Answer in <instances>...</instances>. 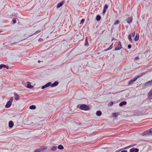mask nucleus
Listing matches in <instances>:
<instances>
[{
    "mask_svg": "<svg viewBox=\"0 0 152 152\" xmlns=\"http://www.w3.org/2000/svg\"><path fill=\"white\" fill-rule=\"evenodd\" d=\"M78 106L79 105H77V107L82 110H88L90 109L89 106L85 104H81L79 107H78Z\"/></svg>",
    "mask_w": 152,
    "mask_h": 152,
    "instance_id": "obj_1",
    "label": "nucleus"
},
{
    "mask_svg": "<svg viewBox=\"0 0 152 152\" xmlns=\"http://www.w3.org/2000/svg\"><path fill=\"white\" fill-rule=\"evenodd\" d=\"M140 77V76L139 75H138L137 76H136L134 77L132 79L129 80L128 82V84L129 85H131L139 77Z\"/></svg>",
    "mask_w": 152,
    "mask_h": 152,
    "instance_id": "obj_2",
    "label": "nucleus"
},
{
    "mask_svg": "<svg viewBox=\"0 0 152 152\" xmlns=\"http://www.w3.org/2000/svg\"><path fill=\"white\" fill-rule=\"evenodd\" d=\"M13 100V98L12 97H11L10 100L7 102L5 105V107L6 108H8L11 106Z\"/></svg>",
    "mask_w": 152,
    "mask_h": 152,
    "instance_id": "obj_3",
    "label": "nucleus"
},
{
    "mask_svg": "<svg viewBox=\"0 0 152 152\" xmlns=\"http://www.w3.org/2000/svg\"><path fill=\"white\" fill-rule=\"evenodd\" d=\"M47 148V146H42L38 149H36L34 151L35 152H41L42 151L46 149Z\"/></svg>",
    "mask_w": 152,
    "mask_h": 152,
    "instance_id": "obj_4",
    "label": "nucleus"
},
{
    "mask_svg": "<svg viewBox=\"0 0 152 152\" xmlns=\"http://www.w3.org/2000/svg\"><path fill=\"white\" fill-rule=\"evenodd\" d=\"M151 135V129L149 130H148L145 131L143 133L142 135L144 136H148V135Z\"/></svg>",
    "mask_w": 152,
    "mask_h": 152,
    "instance_id": "obj_5",
    "label": "nucleus"
},
{
    "mask_svg": "<svg viewBox=\"0 0 152 152\" xmlns=\"http://www.w3.org/2000/svg\"><path fill=\"white\" fill-rule=\"evenodd\" d=\"M152 85V83L151 81H149L146 82L143 85V87L145 88L148 86H150Z\"/></svg>",
    "mask_w": 152,
    "mask_h": 152,
    "instance_id": "obj_6",
    "label": "nucleus"
},
{
    "mask_svg": "<svg viewBox=\"0 0 152 152\" xmlns=\"http://www.w3.org/2000/svg\"><path fill=\"white\" fill-rule=\"evenodd\" d=\"M51 84V82H49L46 84L44 86H42L41 87V89H44L45 88L49 87Z\"/></svg>",
    "mask_w": 152,
    "mask_h": 152,
    "instance_id": "obj_7",
    "label": "nucleus"
},
{
    "mask_svg": "<svg viewBox=\"0 0 152 152\" xmlns=\"http://www.w3.org/2000/svg\"><path fill=\"white\" fill-rule=\"evenodd\" d=\"M139 151V149L135 148H133L129 150V152H138Z\"/></svg>",
    "mask_w": 152,
    "mask_h": 152,
    "instance_id": "obj_8",
    "label": "nucleus"
},
{
    "mask_svg": "<svg viewBox=\"0 0 152 152\" xmlns=\"http://www.w3.org/2000/svg\"><path fill=\"white\" fill-rule=\"evenodd\" d=\"M148 96L149 99H152V90H151L148 94Z\"/></svg>",
    "mask_w": 152,
    "mask_h": 152,
    "instance_id": "obj_9",
    "label": "nucleus"
},
{
    "mask_svg": "<svg viewBox=\"0 0 152 152\" xmlns=\"http://www.w3.org/2000/svg\"><path fill=\"white\" fill-rule=\"evenodd\" d=\"M58 84L59 83L58 81H55L53 84H51L50 85V86L51 87H56L58 86Z\"/></svg>",
    "mask_w": 152,
    "mask_h": 152,
    "instance_id": "obj_10",
    "label": "nucleus"
},
{
    "mask_svg": "<svg viewBox=\"0 0 152 152\" xmlns=\"http://www.w3.org/2000/svg\"><path fill=\"white\" fill-rule=\"evenodd\" d=\"M27 83H28L27 85H26V87L29 89H32L33 87V86H31L30 82H27Z\"/></svg>",
    "mask_w": 152,
    "mask_h": 152,
    "instance_id": "obj_11",
    "label": "nucleus"
},
{
    "mask_svg": "<svg viewBox=\"0 0 152 152\" xmlns=\"http://www.w3.org/2000/svg\"><path fill=\"white\" fill-rule=\"evenodd\" d=\"M64 3V1H63L59 3L57 5V8H59L62 6Z\"/></svg>",
    "mask_w": 152,
    "mask_h": 152,
    "instance_id": "obj_12",
    "label": "nucleus"
},
{
    "mask_svg": "<svg viewBox=\"0 0 152 152\" xmlns=\"http://www.w3.org/2000/svg\"><path fill=\"white\" fill-rule=\"evenodd\" d=\"M132 18L131 17H129L126 19V22L129 23H131L132 22Z\"/></svg>",
    "mask_w": 152,
    "mask_h": 152,
    "instance_id": "obj_13",
    "label": "nucleus"
},
{
    "mask_svg": "<svg viewBox=\"0 0 152 152\" xmlns=\"http://www.w3.org/2000/svg\"><path fill=\"white\" fill-rule=\"evenodd\" d=\"M14 125V123L11 121H10L9 123V126L10 128H12L13 127Z\"/></svg>",
    "mask_w": 152,
    "mask_h": 152,
    "instance_id": "obj_14",
    "label": "nucleus"
},
{
    "mask_svg": "<svg viewBox=\"0 0 152 152\" xmlns=\"http://www.w3.org/2000/svg\"><path fill=\"white\" fill-rule=\"evenodd\" d=\"M14 95L15 96V99L16 100H18L20 99V97L16 93H14Z\"/></svg>",
    "mask_w": 152,
    "mask_h": 152,
    "instance_id": "obj_15",
    "label": "nucleus"
},
{
    "mask_svg": "<svg viewBox=\"0 0 152 152\" xmlns=\"http://www.w3.org/2000/svg\"><path fill=\"white\" fill-rule=\"evenodd\" d=\"M127 103V102L126 101H123L120 102L119 104V106L121 107L123 105H126Z\"/></svg>",
    "mask_w": 152,
    "mask_h": 152,
    "instance_id": "obj_16",
    "label": "nucleus"
},
{
    "mask_svg": "<svg viewBox=\"0 0 152 152\" xmlns=\"http://www.w3.org/2000/svg\"><path fill=\"white\" fill-rule=\"evenodd\" d=\"M139 35L138 34H137L134 39V41H137L139 39Z\"/></svg>",
    "mask_w": 152,
    "mask_h": 152,
    "instance_id": "obj_17",
    "label": "nucleus"
},
{
    "mask_svg": "<svg viewBox=\"0 0 152 152\" xmlns=\"http://www.w3.org/2000/svg\"><path fill=\"white\" fill-rule=\"evenodd\" d=\"M102 113L101 111L100 110H98L96 111V115L97 116H100L102 115Z\"/></svg>",
    "mask_w": 152,
    "mask_h": 152,
    "instance_id": "obj_18",
    "label": "nucleus"
},
{
    "mask_svg": "<svg viewBox=\"0 0 152 152\" xmlns=\"http://www.w3.org/2000/svg\"><path fill=\"white\" fill-rule=\"evenodd\" d=\"M89 45L88 43V40L87 39V37L86 38V39H85V42L84 44V45L86 46H89Z\"/></svg>",
    "mask_w": 152,
    "mask_h": 152,
    "instance_id": "obj_19",
    "label": "nucleus"
},
{
    "mask_svg": "<svg viewBox=\"0 0 152 152\" xmlns=\"http://www.w3.org/2000/svg\"><path fill=\"white\" fill-rule=\"evenodd\" d=\"M57 147L56 146H53L50 150H51L53 151H55L57 150Z\"/></svg>",
    "mask_w": 152,
    "mask_h": 152,
    "instance_id": "obj_20",
    "label": "nucleus"
},
{
    "mask_svg": "<svg viewBox=\"0 0 152 152\" xmlns=\"http://www.w3.org/2000/svg\"><path fill=\"white\" fill-rule=\"evenodd\" d=\"M113 43H112L111 45L108 48L104 49V51H106L112 49V48H113Z\"/></svg>",
    "mask_w": 152,
    "mask_h": 152,
    "instance_id": "obj_21",
    "label": "nucleus"
},
{
    "mask_svg": "<svg viewBox=\"0 0 152 152\" xmlns=\"http://www.w3.org/2000/svg\"><path fill=\"white\" fill-rule=\"evenodd\" d=\"M36 108V106L35 105H32L31 106H30L29 107V108L31 110H34Z\"/></svg>",
    "mask_w": 152,
    "mask_h": 152,
    "instance_id": "obj_22",
    "label": "nucleus"
},
{
    "mask_svg": "<svg viewBox=\"0 0 152 152\" xmlns=\"http://www.w3.org/2000/svg\"><path fill=\"white\" fill-rule=\"evenodd\" d=\"M101 19V17L99 15H98L96 16V19L97 21H99Z\"/></svg>",
    "mask_w": 152,
    "mask_h": 152,
    "instance_id": "obj_23",
    "label": "nucleus"
},
{
    "mask_svg": "<svg viewBox=\"0 0 152 152\" xmlns=\"http://www.w3.org/2000/svg\"><path fill=\"white\" fill-rule=\"evenodd\" d=\"M58 149L62 150L64 148V147L62 145H58Z\"/></svg>",
    "mask_w": 152,
    "mask_h": 152,
    "instance_id": "obj_24",
    "label": "nucleus"
},
{
    "mask_svg": "<svg viewBox=\"0 0 152 152\" xmlns=\"http://www.w3.org/2000/svg\"><path fill=\"white\" fill-rule=\"evenodd\" d=\"M113 116L114 117H117L119 115V114L118 113H113Z\"/></svg>",
    "mask_w": 152,
    "mask_h": 152,
    "instance_id": "obj_25",
    "label": "nucleus"
},
{
    "mask_svg": "<svg viewBox=\"0 0 152 152\" xmlns=\"http://www.w3.org/2000/svg\"><path fill=\"white\" fill-rule=\"evenodd\" d=\"M121 48L122 47H120V46H118H118L115 48V50H120Z\"/></svg>",
    "mask_w": 152,
    "mask_h": 152,
    "instance_id": "obj_26",
    "label": "nucleus"
},
{
    "mask_svg": "<svg viewBox=\"0 0 152 152\" xmlns=\"http://www.w3.org/2000/svg\"><path fill=\"white\" fill-rule=\"evenodd\" d=\"M17 19V18H14L12 19V21L13 23V24H14L16 23Z\"/></svg>",
    "mask_w": 152,
    "mask_h": 152,
    "instance_id": "obj_27",
    "label": "nucleus"
},
{
    "mask_svg": "<svg viewBox=\"0 0 152 152\" xmlns=\"http://www.w3.org/2000/svg\"><path fill=\"white\" fill-rule=\"evenodd\" d=\"M3 67L6 68L7 69H9V66L7 65L3 64Z\"/></svg>",
    "mask_w": 152,
    "mask_h": 152,
    "instance_id": "obj_28",
    "label": "nucleus"
},
{
    "mask_svg": "<svg viewBox=\"0 0 152 152\" xmlns=\"http://www.w3.org/2000/svg\"><path fill=\"white\" fill-rule=\"evenodd\" d=\"M128 39H129V41L130 42H132V36L131 35H129Z\"/></svg>",
    "mask_w": 152,
    "mask_h": 152,
    "instance_id": "obj_29",
    "label": "nucleus"
},
{
    "mask_svg": "<svg viewBox=\"0 0 152 152\" xmlns=\"http://www.w3.org/2000/svg\"><path fill=\"white\" fill-rule=\"evenodd\" d=\"M119 23L120 21L119 20H116L115 22L114 23V25H116L118 24Z\"/></svg>",
    "mask_w": 152,
    "mask_h": 152,
    "instance_id": "obj_30",
    "label": "nucleus"
},
{
    "mask_svg": "<svg viewBox=\"0 0 152 152\" xmlns=\"http://www.w3.org/2000/svg\"><path fill=\"white\" fill-rule=\"evenodd\" d=\"M108 7V6L107 4H105L104 7V9L106 10V9H107Z\"/></svg>",
    "mask_w": 152,
    "mask_h": 152,
    "instance_id": "obj_31",
    "label": "nucleus"
},
{
    "mask_svg": "<svg viewBox=\"0 0 152 152\" xmlns=\"http://www.w3.org/2000/svg\"><path fill=\"white\" fill-rule=\"evenodd\" d=\"M113 104V102H110L109 103L108 105L110 106H112Z\"/></svg>",
    "mask_w": 152,
    "mask_h": 152,
    "instance_id": "obj_32",
    "label": "nucleus"
},
{
    "mask_svg": "<svg viewBox=\"0 0 152 152\" xmlns=\"http://www.w3.org/2000/svg\"><path fill=\"white\" fill-rule=\"evenodd\" d=\"M130 147H131V145H129V146H126V147H124V148L122 149H127V148H130Z\"/></svg>",
    "mask_w": 152,
    "mask_h": 152,
    "instance_id": "obj_33",
    "label": "nucleus"
},
{
    "mask_svg": "<svg viewBox=\"0 0 152 152\" xmlns=\"http://www.w3.org/2000/svg\"><path fill=\"white\" fill-rule=\"evenodd\" d=\"M85 21V19H82L81 20L80 24H81L83 23Z\"/></svg>",
    "mask_w": 152,
    "mask_h": 152,
    "instance_id": "obj_34",
    "label": "nucleus"
},
{
    "mask_svg": "<svg viewBox=\"0 0 152 152\" xmlns=\"http://www.w3.org/2000/svg\"><path fill=\"white\" fill-rule=\"evenodd\" d=\"M131 35H132V37H134V36H135V32L134 31L133 32L132 34H131Z\"/></svg>",
    "mask_w": 152,
    "mask_h": 152,
    "instance_id": "obj_35",
    "label": "nucleus"
},
{
    "mask_svg": "<svg viewBox=\"0 0 152 152\" xmlns=\"http://www.w3.org/2000/svg\"><path fill=\"white\" fill-rule=\"evenodd\" d=\"M131 47H132V45H131L129 44V45H128V48L129 49L131 48Z\"/></svg>",
    "mask_w": 152,
    "mask_h": 152,
    "instance_id": "obj_36",
    "label": "nucleus"
},
{
    "mask_svg": "<svg viewBox=\"0 0 152 152\" xmlns=\"http://www.w3.org/2000/svg\"><path fill=\"white\" fill-rule=\"evenodd\" d=\"M118 46H120V47H122V45H121V42H120V41L119 42V43H118Z\"/></svg>",
    "mask_w": 152,
    "mask_h": 152,
    "instance_id": "obj_37",
    "label": "nucleus"
},
{
    "mask_svg": "<svg viewBox=\"0 0 152 152\" xmlns=\"http://www.w3.org/2000/svg\"><path fill=\"white\" fill-rule=\"evenodd\" d=\"M134 59L135 60H137L139 59V57L138 56H137Z\"/></svg>",
    "mask_w": 152,
    "mask_h": 152,
    "instance_id": "obj_38",
    "label": "nucleus"
},
{
    "mask_svg": "<svg viewBox=\"0 0 152 152\" xmlns=\"http://www.w3.org/2000/svg\"><path fill=\"white\" fill-rule=\"evenodd\" d=\"M106 12V10L105 9H103V11L102 12L104 14Z\"/></svg>",
    "mask_w": 152,
    "mask_h": 152,
    "instance_id": "obj_39",
    "label": "nucleus"
},
{
    "mask_svg": "<svg viewBox=\"0 0 152 152\" xmlns=\"http://www.w3.org/2000/svg\"><path fill=\"white\" fill-rule=\"evenodd\" d=\"M3 68V64L0 65V69Z\"/></svg>",
    "mask_w": 152,
    "mask_h": 152,
    "instance_id": "obj_40",
    "label": "nucleus"
},
{
    "mask_svg": "<svg viewBox=\"0 0 152 152\" xmlns=\"http://www.w3.org/2000/svg\"><path fill=\"white\" fill-rule=\"evenodd\" d=\"M136 145V144H133V145H131V147H133V146H135Z\"/></svg>",
    "mask_w": 152,
    "mask_h": 152,
    "instance_id": "obj_41",
    "label": "nucleus"
},
{
    "mask_svg": "<svg viewBox=\"0 0 152 152\" xmlns=\"http://www.w3.org/2000/svg\"><path fill=\"white\" fill-rule=\"evenodd\" d=\"M121 152H127V151L126 150H122V151Z\"/></svg>",
    "mask_w": 152,
    "mask_h": 152,
    "instance_id": "obj_42",
    "label": "nucleus"
},
{
    "mask_svg": "<svg viewBox=\"0 0 152 152\" xmlns=\"http://www.w3.org/2000/svg\"><path fill=\"white\" fill-rule=\"evenodd\" d=\"M77 124H78L79 126L81 125V123H77Z\"/></svg>",
    "mask_w": 152,
    "mask_h": 152,
    "instance_id": "obj_43",
    "label": "nucleus"
},
{
    "mask_svg": "<svg viewBox=\"0 0 152 152\" xmlns=\"http://www.w3.org/2000/svg\"><path fill=\"white\" fill-rule=\"evenodd\" d=\"M40 32V31H37L35 33H39Z\"/></svg>",
    "mask_w": 152,
    "mask_h": 152,
    "instance_id": "obj_44",
    "label": "nucleus"
},
{
    "mask_svg": "<svg viewBox=\"0 0 152 152\" xmlns=\"http://www.w3.org/2000/svg\"><path fill=\"white\" fill-rule=\"evenodd\" d=\"M120 151H121V150L120 149L119 150L116 151L115 152H118Z\"/></svg>",
    "mask_w": 152,
    "mask_h": 152,
    "instance_id": "obj_45",
    "label": "nucleus"
},
{
    "mask_svg": "<svg viewBox=\"0 0 152 152\" xmlns=\"http://www.w3.org/2000/svg\"><path fill=\"white\" fill-rule=\"evenodd\" d=\"M38 62L39 63H40V60L38 61Z\"/></svg>",
    "mask_w": 152,
    "mask_h": 152,
    "instance_id": "obj_46",
    "label": "nucleus"
},
{
    "mask_svg": "<svg viewBox=\"0 0 152 152\" xmlns=\"http://www.w3.org/2000/svg\"><path fill=\"white\" fill-rule=\"evenodd\" d=\"M151 135H152V128H151Z\"/></svg>",
    "mask_w": 152,
    "mask_h": 152,
    "instance_id": "obj_47",
    "label": "nucleus"
},
{
    "mask_svg": "<svg viewBox=\"0 0 152 152\" xmlns=\"http://www.w3.org/2000/svg\"><path fill=\"white\" fill-rule=\"evenodd\" d=\"M113 39H112V40H113Z\"/></svg>",
    "mask_w": 152,
    "mask_h": 152,
    "instance_id": "obj_48",
    "label": "nucleus"
},
{
    "mask_svg": "<svg viewBox=\"0 0 152 152\" xmlns=\"http://www.w3.org/2000/svg\"><path fill=\"white\" fill-rule=\"evenodd\" d=\"M151 82L152 83V80H151Z\"/></svg>",
    "mask_w": 152,
    "mask_h": 152,
    "instance_id": "obj_49",
    "label": "nucleus"
},
{
    "mask_svg": "<svg viewBox=\"0 0 152 152\" xmlns=\"http://www.w3.org/2000/svg\"><path fill=\"white\" fill-rule=\"evenodd\" d=\"M1 32H2V31H0V33H1Z\"/></svg>",
    "mask_w": 152,
    "mask_h": 152,
    "instance_id": "obj_50",
    "label": "nucleus"
}]
</instances>
